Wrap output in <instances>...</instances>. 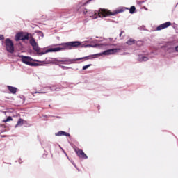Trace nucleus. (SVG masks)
<instances>
[{
	"label": "nucleus",
	"mask_w": 178,
	"mask_h": 178,
	"mask_svg": "<svg viewBox=\"0 0 178 178\" xmlns=\"http://www.w3.org/2000/svg\"><path fill=\"white\" fill-rule=\"evenodd\" d=\"M29 44L33 47V51L40 56L45 55V54H48V52H58L59 51H65L66 49H73V48H79V47L81 45V42L79 41L68 42L60 44V47H55L44 51L42 49L40 48L38 43L35 41L34 38H31L29 40Z\"/></svg>",
	"instance_id": "nucleus-1"
},
{
	"label": "nucleus",
	"mask_w": 178,
	"mask_h": 178,
	"mask_svg": "<svg viewBox=\"0 0 178 178\" xmlns=\"http://www.w3.org/2000/svg\"><path fill=\"white\" fill-rule=\"evenodd\" d=\"M127 10H129V8L120 7L113 12H111V10L108 9L100 8L98 11L89 10L88 13H92V15H90V17L94 16V19H97V17H107V16H115V15H119V13H123V12Z\"/></svg>",
	"instance_id": "nucleus-2"
},
{
	"label": "nucleus",
	"mask_w": 178,
	"mask_h": 178,
	"mask_svg": "<svg viewBox=\"0 0 178 178\" xmlns=\"http://www.w3.org/2000/svg\"><path fill=\"white\" fill-rule=\"evenodd\" d=\"M6 49L10 54L15 52V44L10 38H6L5 40Z\"/></svg>",
	"instance_id": "nucleus-3"
},
{
	"label": "nucleus",
	"mask_w": 178,
	"mask_h": 178,
	"mask_svg": "<svg viewBox=\"0 0 178 178\" xmlns=\"http://www.w3.org/2000/svg\"><path fill=\"white\" fill-rule=\"evenodd\" d=\"M21 60L25 65H28V66H38V63H31L33 62V58L30 56H21Z\"/></svg>",
	"instance_id": "nucleus-4"
},
{
	"label": "nucleus",
	"mask_w": 178,
	"mask_h": 178,
	"mask_svg": "<svg viewBox=\"0 0 178 178\" xmlns=\"http://www.w3.org/2000/svg\"><path fill=\"white\" fill-rule=\"evenodd\" d=\"M92 58H94V56H88L74 59H68L65 60V62H67V65H72V63H76V61L77 60H83V59H85V60H88V59H91Z\"/></svg>",
	"instance_id": "nucleus-5"
},
{
	"label": "nucleus",
	"mask_w": 178,
	"mask_h": 178,
	"mask_svg": "<svg viewBox=\"0 0 178 178\" xmlns=\"http://www.w3.org/2000/svg\"><path fill=\"white\" fill-rule=\"evenodd\" d=\"M29 40V33L24 35L23 33H18L15 35V41H24Z\"/></svg>",
	"instance_id": "nucleus-6"
},
{
	"label": "nucleus",
	"mask_w": 178,
	"mask_h": 178,
	"mask_svg": "<svg viewBox=\"0 0 178 178\" xmlns=\"http://www.w3.org/2000/svg\"><path fill=\"white\" fill-rule=\"evenodd\" d=\"M74 151L76 155L79 156V158H81V159H87L88 158L87 154H86V153H84V152L82 149L79 148H75Z\"/></svg>",
	"instance_id": "nucleus-7"
},
{
	"label": "nucleus",
	"mask_w": 178,
	"mask_h": 178,
	"mask_svg": "<svg viewBox=\"0 0 178 178\" xmlns=\"http://www.w3.org/2000/svg\"><path fill=\"white\" fill-rule=\"evenodd\" d=\"M170 26H172V22H167L164 24H160L159 26L156 27L157 31H159L161 30H163V29H168Z\"/></svg>",
	"instance_id": "nucleus-8"
},
{
	"label": "nucleus",
	"mask_w": 178,
	"mask_h": 178,
	"mask_svg": "<svg viewBox=\"0 0 178 178\" xmlns=\"http://www.w3.org/2000/svg\"><path fill=\"white\" fill-rule=\"evenodd\" d=\"M120 49H111L108 50H106L102 53V55H113V54H116V52H119Z\"/></svg>",
	"instance_id": "nucleus-9"
},
{
	"label": "nucleus",
	"mask_w": 178,
	"mask_h": 178,
	"mask_svg": "<svg viewBox=\"0 0 178 178\" xmlns=\"http://www.w3.org/2000/svg\"><path fill=\"white\" fill-rule=\"evenodd\" d=\"M8 90L10 91V92H11V94H16V92H17V88L10 86H7Z\"/></svg>",
	"instance_id": "nucleus-10"
},
{
	"label": "nucleus",
	"mask_w": 178,
	"mask_h": 178,
	"mask_svg": "<svg viewBox=\"0 0 178 178\" xmlns=\"http://www.w3.org/2000/svg\"><path fill=\"white\" fill-rule=\"evenodd\" d=\"M139 62H147L148 60V57L143 55H140L138 58Z\"/></svg>",
	"instance_id": "nucleus-11"
},
{
	"label": "nucleus",
	"mask_w": 178,
	"mask_h": 178,
	"mask_svg": "<svg viewBox=\"0 0 178 178\" xmlns=\"http://www.w3.org/2000/svg\"><path fill=\"white\" fill-rule=\"evenodd\" d=\"M55 135L56 136H70V134H69L63 131H60L58 133H56Z\"/></svg>",
	"instance_id": "nucleus-12"
},
{
	"label": "nucleus",
	"mask_w": 178,
	"mask_h": 178,
	"mask_svg": "<svg viewBox=\"0 0 178 178\" xmlns=\"http://www.w3.org/2000/svg\"><path fill=\"white\" fill-rule=\"evenodd\" d=\"M126 44H127V45H134V44H136V40L134 39H129Z\"/></svg>",
	"instance_id": "nucleus-13"
},
{
	"label": "nucleus",
	"mask_w": 178,
	"mask_h": 178,
	"mask_svg": "<svg viewBox=\"0 0 178 178\" xmlns=\"http://www.w3.org/2000/svg\"><path fill=\"white\" fill-rule=\"evenodd\" d=\"M23 122H24V120L22 118H19V120L17 121V124L15 125V128L19 127V126H23Z\"/></svg>",
	"instance_id": "nucleus-14"
},
{
	"label": "nucleus",
	"mask_w": 178,
	"mask_h": 178,
	"mask_svg": "<svg viewBox=\"0 0 178 178\" xmlns=\"http://www.w3.org/2000/svg\"><path fill=\"white\" fill-rule=\"evenodd\" d=\"M91 1H92V0H88V1H87L86 2H85V3H79V4H78V7L79 8H81V6H84V5H86L87 3H88L89 2H91Z\"/></svg>",
	"instance_id": "nucleus-15"
},
{
	"label": "nucleus",
	"mask_w": 178,
	"mask_h": 178,
	"mask_svg": "<svg viewBox=\"0 0 178 178\" xmlns=\"http://www.w3.org/2000/svg\"><path fill=\"white\" fill-rule=\"evenodd\" d=\"M134 12H136V6H132L129 9V13L133 14Z\"/></svg>",
	"instance_id": "nucleus-16"
},
{
	"label": "nucleus",
	"mask_w": 178,
	"mask_h": 178,
	"mask_svg": "<svg viewBox=\"0 0 178 178\" xmlns=\"http://www.w3.org/2000/svg\"><path fill=\"white\" fill-rule=\"evenodd\" d=\"M12 120H13V118H12V117H10V116H8L7 118V119L6 120H4L3 122H4V123H6V122H10Z\"/></svg>",
	"instance_id": "nucleus-17"
},
{
	"label": "nucleus",
	"mask_w": 178,
	"mask_h": 178,
	"mask_svg": "<svg viewBox=\"0 0 178 178\" xmlns=\"http://www.w3.org/2000/svg\"><path fill=\"white\" fill-rule=\"evenodd\" d=\"M92 65H91V64L84 65L82 69H83V70H86V69H88V67H90V66H92Z\"/></svg>",
	"instance_id": "nucleus-18"
},
{
	"label": "nucleus",
	"mask_w": 178,
	"mask_h": 178,
	"mask_svg": "<svg viewBox=\"0 0 178 178\" xmlns=\"http://www.w3.org/2000/svg\"><path fill=\"white\" fill-rule=\"evenodd\" d=\"M5 37L3 36V35H0V40H4Z\"/></svg>",
	"instance_id": "nucleus-19"
},
{
	"label": "nucleus",
	"mask_w": 178,
	"mask_h": 178,
	"mask_svg": "<svg viewBox=\"0 0 178 178\" xmlns=\"http://www.w3.org/2000/svg\"><path fill=\"white\" fill-rule=\"evenodd\" d=\"M87 13H88V11L87 10H85L83 11V15H87Z\"/></svg>",
	"instance_id": "nucleus-20"
},
{
	"label": "nucleus",
	"mask_w": 178,
	"mask_h": 178,
	"mask_svg": "<svg viewBox=\"0 0 178 178\" xmlns=\"http://www.w3.org/2000/svg\"><path fill=\"white\" fill-rule=\"evenodd\" d=\"M123 33H124V31H121V33H120V37H122V34H123Z\"/></svg>",
	"instance_id": "nucleus-21"
},
{
	"label": "nucleus",
	"mask_w": 178,
	"mask_h": 178,
	"mask_svg": "<svg viewBox=\"0 0 178 178\" xmlns=\"http://www.w3.org/2000/svg\"><path fill=\"white\" fill-rule=\"evenodd\" d=\"M175 51L176 52H178V46L175 47Z\"/></svg>",
	"instance_id": "nucleus-22"
},
{
	"label": "nucleus",
	"mask_w": 178,
	"mask_h": 178,
	"mask_svg": "<svg viewBox=\"0 0 178 178\" xmlns=\"http://www.w3.org/2000/svg\"><path fill=\"white\" fill-rule=\"evenodd\" d=\"M38 94H45L44 92H38Z\"/></svg>",
	"instance_id": "nucleus-23"
}]
</instances>
